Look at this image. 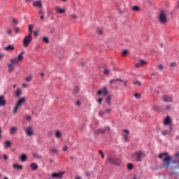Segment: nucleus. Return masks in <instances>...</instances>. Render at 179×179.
Here are the masks:
<instances>
[{
  "label": "nucleus",
  "mask_w": 179,
  "mask_h": 179,
  "mask_svg": "<svg viewBox=\"0 0 179 179\" xmlns=\"http://www.w3.org/2000/svg\"><path fill=\"white\" fill-rule=\"evenodd\" d=\"M107 160L111 163V164H115V166H120L121 165V160L120 158H116L111 156H108Z\"/></svg>",
  "instance_id": "1"
},
{
  "label": "nucleus",
  "mask_w": 179,
  "mask_h": 179,
  "mask_svg": "<svg viewBox=\"0 0 179 179\" xmlns=\"http://www.w3.org/2000/svg\"><path fill=\"white\" fill-rule=\"evenodd\" d=\"M32 40H33V37L31 36V34H29L27 36H25L22 41L24 47L25 48L29 47Z\"/></svg>",
  "instance_id": "2"
},
{
  "label": "nucleus",
  "mask_w": 179,
  "mask_h": 179,
  "mask_svg": "<svg viewBox=\"0 0 179 179\" xmlns=\"http://www.w3.org/2000/svg\"><path fill=\"white\" fill-rule=\"evenodd\" d=\"M143 152L136 151L132 155V157H134L136 162H142V156H143Z\"/></svg>",
  "instance_id": "3"
},
{
  "label": "nucleus",
  "mask_w": 179,
  "mask_h": 179,
  "mask_svg": "<svg viewBox=\"0 0 179 179\" xmlns=\"http://www.w3.org/2000/svg\"><path fill=\"white\" fill-rule=\"evenodd\" d=\"M163 162L164 164L162 165V167L163 169H165V170H167L171 164V157L167 156L163 159Z\"/></svg>",
  "instance_id": "4"
},
{
  "label": "nucleus",
  "mask_w": 179,
  "mask_h": 179,
  "mask_svg": "<svg viewBox=\"0 0 179 179\" xmlns=\"http://www.w3.org/2000/svg\"><path fill=\"white\" fill-rule=\"evenodd\" d=\"M159 22L162 24H165L167 22V17L163 11L159 14Z\"/></svg>",
  "instance_id": "5"
},
{
  "label": "nucleus",
  "mask_w": 179,
  "mask_h": 179,
  "mask_svg": "<svg viewBox=\"0 0 179 179\" xmlns=\"http://www.w3.org/2000/svg\"><path fill=\"white\" fill-rule=\"evenodd\" d=\"M97 94L98 96H106V94H108V90L107 88L103 87L97 92Z\"/></svg>",
  "instance_id": "6"
},
{
  "label": "nucleus",
  "mask_w": 179,
  "mask_h": 179,
  "mask_svg": "<svg viewBox=\"0 0 179 179\" xmlns=\"http://www.w3.org/2000/svg\"><path fill=\"white\" fill-rule=\"evenodd\" d=\"M25 134L28 136H31L34 134L33 127H31V126H29V127H27L25 129Z\"/></svg>",
  "instance_id": "7"
},
{
  "label": "nucleus",
  "mask_w": 179,
  "mask_h": 179,
  "mask_svg": "<svg viewBox=\"0 0 179 179\" xmlns=\"http://www.w3.org/2000/svg\"><path fill=\"white\" fill-rule=\"evenodd\" d=\"M65 174V172L53 173L52 174V178H62V176Z\"/></svg>",
  "instance_id": "8"
},
{
  "label": "nucleus",
  "mask_w": 179,
  "mask_h": 179,
  "mask_svg": "<svg viewBox=\"0 0 179 179\" xmlns=\"http://www.w3.org/2000/svg\"><path fill=\"white\" fill-rule=\"evenodd\" d=\"M162 100L164 103H171L173 101V98L169 95H165L162 97Z\"/></svg>",
  "instance_id": "9"
},
{
  "label": "nucleus",
  "mask_w": 179,
  "mask_h": 179,
  "mask_svg": "<svg viewBox=\"0 0 179 179\" xmlns=\"http://www.w3.org/2000/svg\"><path fill=\"white\" fill-rule=\"evenodd\" d=\"M110 131L111 128L110 127H104L103 129H99L97 130L98 134H106V131Z\"/></svg>",
  "instance_id": "10"
},
{
  "label": "nucleus",
  "mask_w": 179,
  "mask_h": 179,
  "mask_svg": "<svg viewBox=\"0 0 179 179\" xmlns=\"http://www.w3.org/2000/svg\"><path fill=\"white\" fill-rule=\"evenodd\" d=\"M55 10L57 12V13H59V15H62L64 13H66V10L64 8H61L59 6L55 7Z\"/></svg>",
  "instance_id": "11"
},
{
  "label": "nucleus",
  "mask_w": 179,
  "mask_h": 179,
  "mask_svg": "<svg viewBox=\"0 0 179 179\" xmlns=\"http://www.w3.org/2000/svg\"><path fill=\"white\" fill-rule=\"evenodd\" d=\"M33 6L35 8H43V3H41V1L38 0L33 3Z\"/></svg>",
  "instance_id": "12"
},
{
  "label": "nucleus",
  "mask_w": 179,
  "mask_h": 179,
  "mask_svg": "<svg viewBox=\"0 0 179 179\" xmlns=\"http://www.w3.org/2000/svg\"><path fill=\"white\" fill-rule=\"evenodd\" d=\"M6 104L5 96L3 95L0 96V107H3Z\"/></svg>",
  "instance_id": "13"
},
{
  "label": "nucleus",
  "mask_w": 179,
  "mask_h": 179,
  "mask_svg": "<svg viewBox=\"0 0 179 179\" xmlns=\"http://www.w3.org/2000/svg\"><path fill=\"white\" fill-rule=\"evenodd\" d=\"M171 124V118L170 116H166L164 120V125H169Z\"/></svg>",
  "instance_id": "14"
},
{
  "label": "nucleus",
  "mask_w": 179,
  "mask_h": 179,
  "mask_svg": "<svg viewBox=\"0 0 179 179\" xmlns=\"http://www.w3.org/2000/svg\"><path fill=\"white\" fill-rule=\"evenodd\" d=\"M4 50L6 51H14L15 50V46L13 45H8L6 47L4 48Z\"/></svg>",
  "instance_id": "15"
},
{
  "label": "nucleus",
  "mask_w": 179,
  "mask_h": 179,
  "mask_svg": "<svg viewBox=\"0 0 179 179\" xmlns=\"http://www.w3.org/2000/svg\"><path fill=\"white\" fill-rule=\"evenodd\" d=\"M24 101H26V98L22 97L21 99H20V100L17 101L16 106H17V107H20V106H22V104H24Z\"/></svg>",
  "instance_id": "16"
},
{
  "label": "nucleus",
  "mask_w": 179,
  "mask_h": 179,
  "mask_svg": "<svg viewBox=\"0 0 179 179\" xmlns=\"http://www.w3.org/2000/svg\"><path fill=\"white\" fill-rule=\"evenodd\" d=\"M30 168L31 169V170H34V171H36V170L38 169V165H37V164L36 163H31L30 164Z\"/></svg>",
  "instance_id": "17"
},
{
  "label": "nucleus",
  "mask_w": 179,
  "mask_h": 179,
  "mask_svg": "<svg viewBox=\"0 0 179 179\" xmlns=\"http://www.w3.org/2000/svg\"><path fill=\"white\" fill-rule=\"evenodd\" d=\"M105 101L108 106H111V96L108 95L105 99Z\"/></svg>",
  "instance_id": "18"
},
{
  "label": "nucleus",
  "mask_w": 179,
  "mask_h": 179,
  "mask_svg": "<svg viewBox=\"0 0 179 179\" xmlns=\"http://www.w3.org/2000/svg\"><path fill=\"white\" fill-rule=\"evenodd\" d=\"M16 131H17V128L13 127L10 129V135H13L14 134H16Z\"/></svg>",
  "instance_id": "19"
},
{
  "label": "nucleus",
  "mask_w": 179,
  "mask_h": 179,
  "mask_svg": "<svg viewBox=\"0 0 179 179\" xmlns=\"http://www.w3.org/2000/svg\"><path fill=\"white\" fill-rule=\"evenodd\" d=\"M115 82H124V80H121L120 78H116V79L110 80L109 83L110 85H113V83H115Z\"/></svg>",
  "instance_id": "20"
},
{
  "label": "nucleus",
  "mask_w": 179,
  "mask_h": 179,
  "mask_svg": "<svg viewBox=\"0 0 179 179\" xmlns=\"http://www.w3.org/2000/svg\"><path fill=\"white\" fill-rule=\"evenodd\" d=\"M20 159H21V162H26V160H27V155H26V154H22L20 157Z\"/></svg>",
  "instance_id": "21"
},
{
  "label": "nucleus",
  "mask_w": 179,
  "mask_h": 179,
  "mask_svg": "<svg viewBox=\"0 0 179 179\" xmlns=\"http://www.w3.org/2000/svg\"><path fill=\"white\" fill-rule=\"evenodd\" d=\"M49 153H52V155H55V154L58 153V150L57 148L50 149Z\"/></svg>",
  "instance_id": "22"
},
{
  "label": "nucleus",
  "mask_w": 179,
  "mask_h": 179,
  "mask_svg": "<svg viewBox=\"0 0 179 179\" xmlns=\"http://www.w3.org/2000/svg\"><path fill=\"white\" fill-rule=\"evenodd\" d=\"M15 94L16 97H20V96H22V90L20 89H17Z\"/></svg>",
  "instance_id": "23"
},
{
  "label": "nucleus",
  "mask_w": 179,
  "mask_h": 179,
  "mask_svg": "<svg viewBox=\"0 0 179 179\" xmlns=\"http://www.w3.org/2000/svg\"><path fill=\"white\" fill-rule=\"evenodd\" d=\"M169 66H170L171 71H173V69L176 68V66H177V63L176 62L170 63Z\"/></svg>",
  "instance_id": "24"
},
{
  "label": "nucleus",
  "mask_w": 179,
  "mask_h": 179,
  "mask_svg": "<svg viewBox=\"0 0 179 179\" xmlns=\"http://www.w3.org/2000/svg\"><path fill=\"white\" fill-rule=\"evenodd\" d=\"M4 143H5V145H4L5 148H10V145H12V142H10L9 141H6Z\"/></svg>",
  "instance_id": "25"
},
{
  "label": "nucleus",
  "mask_w": 179,
  "mask_h": 179,
  "mask_svg": "<svg viewBox=\"0 0 179 179\" xmlns=\"http://www.w3.org/2000/svg\"><path fill=\"white\" fill-rule=\"evenodd\" d=\"M134 12H139V10H141V7H139L138 6H134L132 8Z\"/></svg>",
  "instance_id": "26"
},
{
  "label": "nucleus",
  "mask_w": 179,
  "mask_h": 179,
  "mask_svg": "<svg viewBox=\"0 0 179 179\" xmlns=\"http://www.w3.org/2000/svg\"><path fill=\"white\" fill-rule=\"evenodd\" d=\"M13 167H14V169H18V170H22L23 169V166L18 164H13Z\"/></svg>",
  "instance_id": "27"
},
{
  "label": "nucleus",
  "mask_w": 179,
  "mask_h": 179,
  "mask_svg": "<svg viewBox=\"0 0 179 179\" xmlns=\"http://www.w3.org/2000/svg\"><path fill=\"white\" fill-rule=\"evenodd\" d=\"M31 79H33V75H29L26 77L25 80H27V82H31Z\"/></svg>",
  "instance_id": "28"
},
{
  "label": "nucleus",
  "mask_w": 179,
  "mask_h": 179,
  "mask_svg": "<svg viewBox=\"0 0 179 179\" xmlns=\"http://www.w3.org/2000/svg\"><path fill=\"white\" fill-rule=\"evenodd\" d=\"M164 156H169V154L167 152L160 153L159 155V159H163Z\"/></svg>",
  "instance_id": "29"
},
{
  "label": "nucleus",
  "mask_w": 179,
  "mask_h": 179,
  "mask_svg": "<svg viewBox=\"0 0 179 179\" xmlns=\"http://www.w3.org/2000/svg\"><path fill=\"white\" fill-rule=\"evenodd\" d=\"M11 64H18L19 59L17 58H14L10 60Z\"/></svg>",
  "instance_id": "30"
},
{
  "label": "nucleus",
  "mask_w": 179,
  "mask_h": 179,
  "mask_svg": "<svg viewBox=\"0 0 179 179\" xmlns=\"http://www.w3.org/2000/svg\"><path fill=\"white\" fill-rule=\"evenodd\" d=\"M8 66L9 72H12V71H13L15 69V68H13V66L12 65V64H8Z\"/></svg>",
  "instance_id": "31"
},
{
  "label": "nucleus",
  "mask_w": 179,
  "mask_h": 179,
  "mask_svg": "<svg viewBox=\"0 0 179 179\" xmlns=\"http://www.w3.org/2000/svg\"><path fill=\"white\" fill-rule=\"evenodd\" d=\"M55 136V138H61V131H56Z\"/></svg>",
  "instance_id": "32"
},
{
  "label": "nucleus",
  "mask_w": 179,
  "mask_h": 179,
  "mask_svg": "<svg viewBox=\"0 0 179 179\" xmlns=\"http://www.w3.org/2000/svg\"><path fill=\"white\" fill-rule=\"evenodd\" d=\"M33 156L35 159H41V155L38 153H34Z\"/></svg>",
  "instance_id": "33"
},
{
  "label": "nucleus",
  "mask_w": 179,
  "mask_h": 179,
  "mask_svg": "<svg viewBox=\"0 0 179 179\" xmlns=\"http://www.w3.org/2000/svg\"><path fill=\"white\" fill-rule=\"evenodd\" d=\"M127 169H128V170H132L134 169V164H127Z\"/></svg>",
  "instance_id": "34"
},
{
  "label": "nucleus",
  "mask_w": 179,
  "mask_h": 179,
  "mask_svg": "<svg viewBox=\"0 0 179 179\" xmlns=\"http://www.w3.org/2000/svg\"><path fill=\"white\" fill-rule=\"evenodd\" d=\"M17 110H19V106L16 105L13 111V114H16L17 113Z\"/></svg>",
  "instance_id": "35"
},
{
  "label": "nucleus",
  "mask_w": 179,
  "mask_h": 179,
  "mask_svg": "<svg viewBox=\"0 0 179 179\" xmlns=\"http://www.w3.org/2000/svg\"><path fill=\"white\" fill-rule=\"evenodd\" d=\"M29 34H31H31L33 33V25H30L29 27Z\"/></svg>",
  "instance_id": "36"
},
{
  "label": "nucleus",
  "mask_w": 179,
  "mask_h": 179,
  "mask_svg": "<svg viewBox=\"0 0 179 179\" xmlns=\"http://www.w3.org/2000/svg\"><path fill=\"white\" fill-rule=\"evenodd\" d=\"M14 31L17 34H19V31H20V29L17 27H14Z\"/></svg>",
  "instance_id": "37"
},
{
  "label": "nucleus",
  "mask_w": 179,
  "mask_h": 179,
  "mask_svg": "<svg viewBox=\"0 0 179 179\" xmlns=\"http://www.w3.org/2000/svg\"><path fill=\"white\" fill-rule=\"evenodd\" d=\"M97 33L99 34H103V28H98V29L96 30Z\"/></svg>",
  "instance_id": "38"
},
{
  "label": "nucleus",
  "mask_w": 179,
  "mask_h": 179,
  "mask_svg": "<svg viewBox=\"0 0 179 179\" xmlns=\"http://www.w3.org/2000/svg\"><path fill=\"white\" fill-rule=\"evenodd\" d=\"M43 41H44L45 43H50V40L48 39V37L45 36V37H43Z\"/></svg>",
  "instance_id": "39"
},
{
  "label": "nucleus",
  "mask_w": 179,
  "mask_h": 179,
  "mask_svg": "<svg viewBox=\"0 0 179 179\" xmlns=\"http://www.w3.org/2000/svg\"><path fill=\"white\" fill-rule=\"evenodd\" d=\"M134 96L136 97V99H141V97H142V95H141V94L139 93H136L134 94Z\"/></svg>",
  "instance_id": "40"
},
{
  "label": "nucleus",
  "mask_w": 179,
  "mask_h": 179,
  "mask_svg": "<svg viewBox=\"0 0 179 179\" xmlns=\"http://www.w3.org/2000/svg\"><path fill=\"white\" fill-rule=\"evenodd\" d=\"M17 59H18V61H22L23 60V55H22V54H20L18 55V57H17Z\"/></svg>",
  "instance_id": "41"
},
{
  "label": "nucleus",
  "mask_w": 179,
  "mask_h": 179,
  "mask_svg": "<svg viewBox=\"0 0 179 179\" xmlns=\"http://www.w3.org/2000/svg\"><path fill=\"white\" fill-rule=\"evenodd\" d=\"M111 111H113V110H111V108H108L105 110L104 114H110V113H111Z\"/></svg>",
  "instance_id": "42"
},
{
  "label": "nucleus",
  "mask_w": 179,
  "mask_h": 179,
  "mask_svg": "<svg viewBox=\"0 0 179 179\" xmlns=\"http://www.w3.org/2000/svg\"><path fill=\"white\" fill-rule=\"evenodd\" d=\"M73 93L76 94L79 92V88L78 87H75V88L73 90Z\"/></svg>",
  "instance_id": "43"
},
{
  "label": "nucleus",
  "mask_w": 179,
  "mask_h": 179,
  "mask_svg": "<svg viewBox=\"0 0 179 179\" xmlns=\"http://www.w3.org/2000/svg\"><path fill=\"white\" fill-rule=\"evenodd\" d=\"M99 155H101V158H102V159H104L105 156H104V154L103 153V150H99Z\"/></svg>",
  "instance_id": "44"
},
{
  "label": "nucleus",
  "mask_w": 179,
  "mask_h": 179,
  "mask_svg": "<svg viewBox=\"0 0 179 179\" xmlns=\"http://www.w3.org/2000/svg\"><path fill=\"white\" fill-rule=\"evenodd\" d=\"M133 84L136 85L137 86H141V81L136 80V81L134 82Z\"/></svg>",
  "instance_id": "45"
},
{
  "label": "nucleus",
  "mask_w": 179,
  "mask_h": 179,
  "mask_svg": "<svg viewBox=\"0 0 179 179\" xmlns=\"http://www.w3.org/2000/svg\"><path fill=\"white\" fill-rule=\"evenodd\" d=\"M103 73L105 75H108V73H110V70H108V69H105L103 71Z\"/></svg>",
  "instance_id": "46"
},
{
  "label": "nucleus",
  "mask_w": 179,
  "mask_h": 179,
  "mask_svg": "<svg viewBox=\"0 0 179 179\" xmlns=\"http://www.w3.org/2000/svg\"><path fill=\"white\" fill-rule=\"evenodd\" d=\"M152 108H153L154 111H159V108L157 106H154L152 107Z\"/></svg>",
  "instance_id": "47"
},
{
  "label": "nucleus",
  "mask_w": 179,
  "mask_h": 179,
  "mask_svg": "<svg viewBox=\"0 0 179 179\" xmlns=\"http://www.w3.org/2000/svg\"><path fill=\"white\" fill-rule=\"evenodd\" d=\"M128 54H129L128 50H123L122 55H128Z\"/></svg>",
  "instance_id": "48"
},
{
  "label": "nucleus",
  "mask_w": 179,
  "mask_h": 179,
  "mask_svg": "<svg viewBox=\"0 0 179 179\" xmlns=\"http://www.w3.org/2000/svg\"><path fill=\"white\" fill-rule=\"evenodd\" d=\"M13 23H14L15 25H17V24L19 23V22L17 21V19L13 18Z\"/></svg>",
  "instance_id": "49"
},
{
  "label": "nucleus",
  "mask_w": 179,
  "mask_h": 179,
  "mask_svg": "<svg viewBox=\"0 0 179 179\" xmlns=\"http://www.w3.org/2000/svg\"><path fill=\"white\" fill-rule=\"evenodd\" d=\"M71 17H72L73 20H75L76 19H78V15L73 14L71 15Z\"/></svg>",
  "instance_id": "50"
},
{
  "label": "nucleus",
  "mask_w": 179,
  "mask_h": 179,
  "mask_svg": "<svg viewBox=\"0 0 179 179\" xmlns=\"http://www.w3.org/2000/svg\"><path fill=\"white\" fill-rule=\"evenodd\" d=\"M140 64H141V65H145V64H146V61H145L143 59H141L140 60Z\"/></svg>",
  "instance_id": "51"
},
{
  "label": "nucleus",
  "mask_w": 179,
  "mask_h": 179,
  "mask_svg": "<svg viewBox=\"0 0 179 179\" xmlns=\"http://www.w3.org/2000/svg\"><path fill=\"white\" fill-rule=\"evenodd\" d=\"M7 34H8V36H12V30L7 29Z\"/></svg>",
  "instance_id": "52"
},
{
  "label": "nucleus",
  "mask_w": 179,
  "mask_h": 179,
  "mask_svg": "<svg viewBox=\"0 0 179 179\" xmlns=\"http://www.w3.org/2000/svg\"><path fill=\"white\" fill-rule=\"evenodd\" d=\"M124 139L126 141V142H128V134L124 135Z\"/></svg>",
  "instance_id": "53"
},
{
  "label": "nucleus",
  "mask_w": 179,
  "mask_h": 179,
  "mask_svg": "<svg viewBox=\"0 0 179 179\" xmlns=\"http://www.w3.org/2000/svg\"><path fill=\"white\" fill-rule=\"evenodd\" d=\"M167 134H169V131L168 130H164L162 131V135H167Z\"/></svg>",
  "instance_id": "54"
},
{
  "label": "nucleus",
  "mask_w": 179,
  "mask_h": 179,
  "mask_svg": "<svg viewBox=\"0 0 179 179\" xmlns=\"http://www.w3.org/2000/svg\"><path fill=\"white\" fill-rule=\"evenodd\" d=\"M27 121H31V116H26Z\"/></svg>",
  "instance_id": "55"
},
{
  "label": "nucleus",
  "mask_w": 179,
  "mask_h": 179,
  "mask_svg": "<svg viewBox=\"0 0 179 179\" xmlns=\"http://www.w3.org/2000/svg\"><path fill=\"white\" fill-rule=\"evenodd\" d=\"M141 65H142L141 62L136 64V68H141Z\"/></svg>",
  "instance_id": "56"
},
{
  "label": "nucleus",
  "mask_w": 179,
  "mask_h": 179,
  "mask_svg": "<svg viewBox=\"0 0 179 179\" xmlns=\"http://www.w3.org/2000/svg\"><path fill=\"white\" fill-rule=\"evenodd\" d=\"M102 101H103V98H100L99 99H98L99 104H101Z\"/></svg>",
  "instance_id": "57"
},
{
  "label": "nucleus",
  "mask_w": 179,
  "mask_h": 179,
  "mask_svg": "<svg viewBox=\"0 0 179 179\" xmlns=\"http://www.w3.org/2000/svg\"><path fill=\"white\" fill-rule=\"evenodd\" d=\"M3 157L4 160H8V155L3 154Z\"/></svg>",
  "instance_id": "58"
},
{
  "label": "nucleus",
  "mask_w": 179,
  "mask_h": 179,
  "mask_svg": "<svg viewBox=\"0 0 179 179\" xmlns=\"http://www.w3.org/2000/svg\"><path fill=\"white\" fill-rule=\"evenodd\" d=\"M32 33H34L35 37H37V36H38V33L36 31H34Z\"/></svg>",
  "instance_id": "59"
},
{
  "label": "nucleus",
  "mask_w": 179,
  "mask_h": 179,
  "mask_svg": "<svg viewBox=\"0 0 179 179\" xmlns=\"http://www.w3.org/2000/svg\"><path fill=\"white\" fill-rule=\"evenodd\" d=\"M90 176V173H89V172L85 173V177L89 178Z\"/></svg>",
  "instance_id": "60"
},
{
  "label": "nucleus",
  "mask_w": 179,
  "mask_h": 179,
  "mask_svg": "<svg viewBox=\"0 0 179 179\" xmlns=\"http://www.w3.org/2000/svg\"><path fill=\"white\" fill-rule=\"evenodd\" d=\"M158 68H159V69H160V71H162V69H163V65L159 64V65L158 66Z\"/></svg>",
  "instance_id": "61"
},
{
  "label": "nucleus",
  "mask_w": 179,
  "mask_h": 179,
  "mask_svg": "<svg viewBox=\"0 0 179 179\" xmlns=\"http://www.w3.org/2000/svg\"><path fill=\"white\" fill-rule=\"evenodd\" d=\"M68 150V146L65 145V147L63 148V151L65 152Z\"/></svg>",
  "instance_id": "62"
},
{
  "label": "nucleus",
  "mask_w": 179,
  "mask_h": 179,
  "mask_svg": "<svg viewBox=\"0 0 179 179\" xmlns=\"http://www.w3.org/2000/svg\"><path fill=\"white\" fill-rule=\"evenodd\" d=\"M175 157H179V152L175 154Z\"/></svg>",
  "instance_id": "63"
},
{
  "label": "nucleus",
  "mask_w": 179,
  "mask_h": 179,
  "mask_svg": "<svg viewBox=\"0 0 179 179\" xmlns=\"http://www.w3.org/2000/svg\"><path fill=\"white\" fill-rule=\"evenodd\" d=\"M75 179H82V177H80V176H76Z\"/></svg>",
  "instance_id": "64"
}]
</instances>
